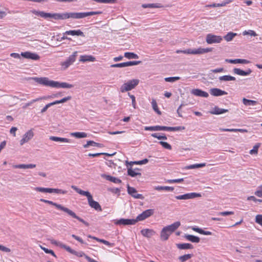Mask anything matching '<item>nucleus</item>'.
Listing matches in <instances>:
<instances>
[{
	"mask_svg": "<svg viewBox=\"0 0 262 262\" xmlns=\"http://www.w3.org/2000/svg\"><path fill=\"white\" fill-rule=\"evenodd\" d=\"M32 79H33L36 82L40 84L52 88L71 89L74 86L73 84H69L67 82H60L58 81L50 80L47 77H35L33 78Z\"/></svg>",
	"mask_w": 262,
	"mask_h": 262,
	"instance_id": "1",
	"label": "nucleus"
},
{
	"mask_svg": "<svg viewBox=\"0 0 262 262\" xmlns=\"http://www.w3.org/2000/svg\"><path fill=\"white\" fill-rule=\"evenodd\" d=\"M40 202H44V203H48L49 204H50V205H53L55 207H56V208H57L58 209H59L60 210H62L63 211V212L67 213L68 215H69L70 216H71V217L74 218V219H76L77 220H78L79 221H80V222L83 223L84 225H85L86 226H89V223H87L86 222H85L84 220H83L82 219L79 217V216H78L75 212H74L72 210L69 209V208H67V207H65L63 206H62L60 204H57L56 203H54L52 201H49V200H45L43 199H41L40 200Z\"/></svg>",
	"mask_w": 262,
	"mask_h": 262,
	"instance_id": "2",
	"label": "nucleus"
},
{
	"mask_svg": "<svg viewBox=\"0 0 262 262\" xmlns=\"http://www.w3.org/2000/svg\"><path fill=\"white\" fill-rule=\"evenodd\" d=\"M181 225L179 221L164 227L160 233V238L162 241H165L168 239L170 235L176 231Z\"/></svg>",
	"mask_w": 262,
	"mask_h": 262,
	"instance_id": "3",
	"label": "nucleus"
},
{
	"mask_svg": "<svg viewBox=\"0 0 262 262\" xmlns=\"http://www.w3.org/2000/svg\"><path fill=\"white\" fill-rule=\"evenodd\" d=\"M101 11H91L84 12H66V19L71 18L73 19H79L84 17L97 14H102Z\"/></svg>",
	"mask_w": 262,
	"mask_h": 262,
	"instance_id": "4",
	"label": "nucleus"
},
{
	"mask_svg": "<svg viewBox=\"0 0 262 262\" xmlns=\"http://www.w3.org/2000/svg\"><path fill=\"white\" fill-rule=\"evenodd\" d=\"M184 126H175V127H168L165 126H146L145 127V130L151 131H158V130H167V131H180L185 129Z\"/></svg>",
	"mask_w": 262,
	"mask_h": 262,
	"instance_id": "5",
	"label": "nucleus"
},
{
	"mask_svg": "<svg viewBox=\"0 0 262 262\" xmlns=\"http://www.w3.org/2000/svg\"><path fill=\"white\" fill-rule=\"evenodd\" d=\"M139 80L137 79L130 80L121 85L120 91L122 93H124L130 91L134 89L139 84Z\"/></svg>",
	"mask_w": 262,
	"mask_h": 262,
	"instance_id": "6",
	"label": "nucleus"
},
{
	"mask_svg": "<svg viewBox=\"0 0 262 262\" xmlns=\"http://www.w3.org/2000/svg\"><path fill=\"white\" fill-rule=\"evenodd\" d=\"M77 51H75L65 61L61 63L60 65L62 66L63 70L67 69L70 65L75 62L77 56Z\"/></svg>",
	"mask_w": 262,
	"mask_h": 262,
	"instance_id": "7",
	"label": "nucleus"
},
{
	"mask_svg": "<svg viewBox=\"0 0 262 262\" xmlns=\"http://www.w3.org/2000/svg\"><path fill=\"white\" fill-rule=\"evenodd\" d=\"M223 38L221 36L213 34H208L206 37V41L208 44L218 43L221 42Z\"/></svg>",
	"mask_w": 262,
	"mask_h": 262,
	"instance_id": "8",
	"label": "nucleus"
},
{
	"mask_svg": "<svg viewBox=\"0 0 262 262\" xmlns=\"http://www.w3.org/2000/svg\"><path fill=\"white\" fill-rule=\"evenodd\" d=\"M154 213V210L151 209L146 210L143 211L142 213L140 214L136 219V223L138 221H143L145 219L152 215Z\"/></svg>",
	"mask_w": 262,
	"mask_h": 262,
	"instance_id": "9",
	"label": "nucleus"
},
{
	"mask_svg": "<svg viewBox=\"0 0 262 262\" xmlns=\"http://www.w3.org/2000/svg\"><path fill=\"white\" fill-rule=\"evenodd\" d=\"M201 196V194L199 193L191 192L176 196V198L177 200H188Z\"/></svg>",
	"mask_w": 262,
	"mask_h": 262,
	"instance_id": "10",
	"label": "nucleus"
},
{
	"mask_svg": "<svg viewBox=\"0 0 262 262\" xmlns=\"http://www.w3.org/2000/svg\"><path fill=\"white\" fill-rule=\"evenodd\" d=\"M34 136V133L32 129L27 132L23 136V138L20 141V144L23 145L25 143L29 142Z\"/></svg>",
	"mask_w": 262,
	"mask_h": 262,
	"instance_id": "11",
	"label": "nucleus"
},
{
	"mask_svg": "<svg viewBox=\"0 0 262 262\" xmlns=\"http://www.w3.org/2000/svg\"><path fill=\"white\" fill-rule=\"evenodd\" d=\"M20 55L24 58L26 59H32L34 60H37L40 59V56L37 54L28 51L21 52Z\"/></svg>",
	"mask_w": 262,
	"mask_h": 262,
	"instance_id": "12",
	"label": "nucleus"
},
{
	"mask_svg": "<svg viewBox=\"0 0 262 262\" xmlns=\"http://www.w3.org/2000/svg\"><path fill=\"white\" fill-rule=\"evenodd\" d=\"M129 164H126V166L127 167V173L128 174L132 177H134L138 175H141V173L140 172V169L138 168L133 167V165H130L129 167Z\"/></svg>",
	"mask_w": 262,
	"mask_h": 262,
	"instance_id": "13",
	"label": "nucleus"
},
{
	"mask_svg": "<svg viewBox=\"0 0 262 262\" xmlns=\"http://www.w3.org/2000/svg\"><path fill=\"white\" fill-rule=\"evenodd\" d=\"M127 192L129 194L136 199H143L144 197L141 194H138L136 189L132 187L129 186L128 184L127 185Z\"/></svg>",
	"mask_w": 262,
	"mask_h": 262,
	"instance_id": "14",
	"label": "nucleus"
},
{
	"mask_svg": "<svg viewBox=\"0 0 262 262\" xmlns=\"http://www.w3.org/2000/svg\"><path fill=\"white\" fill-rule=\"evenodd\" d=\"M116 225H135L136 224V221L135 219H120L116 221L115 223Z\"/></svg>",
	"mask_w": 262,
	"mask_h": 262,
	"instance_id": "15",
	"label": "nucleus"
},
{
	"mask_svg": "<svg viewBox=\"0 0 262 262\" xmlns=\"http://www.w3.org/2000/svg\"><path fill=\"white\" fill-rule=\"evenodd\" d=\"M47 18H53L55 19H66V12L62 13H47Z\"/></svg>",
	"mask_w": 262,
	"mask_h": 262,
	"instance_id": "16",
	"label": "nucleus"
},
{
	"mask_svg": "<svg viewBox=\"0 0 262 262\" xmlns=\"http://www.w3.org/2000/svg\"><path fill=\"white\" fill-rule=\"evenodd\" d=\"M191 93L195 96L207 98L209 96L208 93L202 90L195 89L191 91Z\"/></svg>",
	"mask_w": 262,
	"mask_h": 262,
	"instance_id": "17",
	"label": "nucleus"
},
{
	"mask_svg": "<svg viewBox=\"0 0 262 262\" xmlns=\"http://www.w3.org/2000/svg\"><path fill=\"white\" fill-rule=\"evenodd\" d=\"M89 205L93 208L100 211H102V208L98 202L94 201L93 196H92L88 200Z\"/></svg>",
	"mask_w": 262,
	"mask_h": 262,
	"instance_id": "18",
	"label": "nucleus"
},
{
	"mask_svg": "<svg viewBox=\"0 0 262 262\" xmlns=\"http://www.w3.org/2000/svg\"><path fill=\"white\" fill-rule=\"evenodd\" d=\"M210 93L211 95L216 97L227 94L226 92L217 88H212L210 89Z\"/></svg>",
	"mask_w": 262,
	"mask_h": 262,
	"instance_id": "19",
	"label": "nucleus"
},
{
	"mask_svg": "<svg viewBox=\"0 0 262 262\" xmlns=\"http://www.w3.org/2000/svg\"><path fill=\"white\" fill-rule=\"evenodd\" d=\"M234 74L241 75V76H248L252 73V70L250 69H248L246 71H244L238 68H234L233 70Z\"/></svg>",
	"mask_w": 262,
	"mask_h": 262,
	"instance_id": "20",
	"label": "nucleus"
},
{
	"mask_svg": "<svg viewBox=\"0 0 262 262\" xmlns=\"http://www.w3.org/2000/svg\"><path fill=\"white\" fill-rule=\"evenodd\" d=\"M49 139L53 141L59 142L60 143H69L71 141V140L68 138H61L55 136H50L49 137Z\"/></svg>",
	"mask_w": 262,
	"mask_h": 262,
	"instance_id": "21",
	"label": "nucleus"
},
{
	"mask_svg": "<svg viewBox=\"0 0 262 262\" xmlns=\"http://www.w3.org/2000/svg\"><path fill=\"white\" fill-rule=\"evenodd\" d=\"M225 61L230 63L236 64V63H242V64H247L250 62V61L246 59H226Z\"/></svg>",
	"mask_w": 262,
	"mask_h": 262,
	"instance_id": "22",
	"label": "nucleus"
},
{
	"mask_svg": "<svg viewBox=\"0 0 262 262\" xmlns=\"http://www.w3.org/2000/svg\"><path fill=\"white\" fill-rule=\"evenodd\" d=\"M193 52H192V54H201L208 52H211L212 51V48H198L197 49H193Z\"/></svg>",
	"mask_w": 262,
	"mask_h": 262,
	"instance_id": "23",
	"label": "nucleus"
},
{
	"mask_svg": "<svg viewBox=\"0 0 262 262\" xmlns=\"http://www.w3.org/2000/svg\"><path fill=\"white\" fill-rule=\"evenodd\" d=\"M72 188L79 194L86 196L88 200L92 196L89 191L82 190L75 186L72 185Z\"/></svg>",
	"mask_w": 262,
	"mask_h": 262,
	"instance_id": "24",
	"label": "nucleus"
},
{
	"mask_svg": "<svg viewBox=\"0 0 262 262\" xmlns=\"http://www.w3.org/2000/svg\"><path fill=\"white\" fill-rule=\"evenodd\" d=\"M141 233L143 236L150 238L155 233V232L152 229H144L141 231Z\"/></svg>",
	"mask_w": 262,
	"mask_h": 262,
	"instance_id": "25",
	"label": "nucleus"
},
{
	"mask_svg": "<svg viewBox=\"0 0 262 262\" xmlns=\"http://www.w3.org/2000/svg\"><path fill=\"white\" fill-rule=\"evenodd\" d=\"M228 112V110L219 108L217 106H215L213 110L210 112L212 114L220 115Z\"/></svg>",
	"mask_w": 262,
	"mask_h": 262,
	"instance_id": "26",
	"label": "nucleus"
},
{
	"mask_svg": "<svg viewBox=\"0 0 262 262\" xmlns=\"http://www.w3.org/2000/svg\"><path fill=\"white\" fill-rule=\"evenodd\" d=\"M184 237L188 241H189L192 243H198L200 241V238L199 237L193 235L185 234Z\"/></svg>",
	"mask_w": 262,
	"mask_h": 262,
	"instance_id": "27",
	"label": "nucleus"
},
{
	"mask_svg": "<svg viewBox=\"0 0 262 262\" xmlns=\"http://www.w3.org/2000/svg\"><path fill=\"white\" fill-rule=\"evenodd\" d=\"M95 58L92 55H81L80 57L79 61L86 62V61H94Z\"/></svg>",
	"mask_w": 262,
	"mask_h": 262,
	"instance_id": "28",
	"label": "nucleus"
},
{
	"mask_svg": "<svg viewBox=\"0 0 262 262\" xmlns=\"http://www.w3.org/2000/svg\"><path fill=\"white\" fill-rule=\"evenodd\" d=\"M13 167L15 168L28 169V168H35L36 167V165L33 164H19V165H14L13 166Z\"/></svg>",
	"mask_w": 262,
	"mask_h": 262,
	"instance_id": "29",
	"label": "nucleus"
},
{
	"mask_svg": "<svg viewBox=\"0 0 262 262\" xmlns=\"http://www.w3.org/2000/svg\"><path fill=\"white\" fill-rule=\"evenodd\" d=\"M177 247L179 249H192L193 246L189 243L177 244Z\"/></svg>",
	"mask_w": 262,
	"mask_h": 262,
	"instance_id": "30",
	"label": "nucleus"
},
{
	"mask_svg": "<svg viewBox=\"0 0 262 262\" xmlns=\"http://www.w3.org/2000/svg\"><path fill=\"white\" fill-rule=\"evenodd\" d=\"M220 130L222 132H239L241 133H247L248 132V130L246 129H235V128H220Z\"/></svg>",
	"mask_w": 262,
	"mask_h": 262,
	"instance_id": "31",
	"label": "nucleus"
},
{
	"mask_svg": "<svg viewBox=\"0 0 262 262\" xmlns=\"http://www.w3.org/2000/svg\"><path fill=\"white\" fill-rule=\"evenodd\" d=\"M71 135L77 138H84L87 137V134L84 132L72 133Z\"/></svg>",
	"mask_w": 262,
	"mask_h": 262,
	"instance_id": "32",
	"label": "nucleus"
},
{
	"mask_svg": "<svg viewBox=\"0 0 262 262\" xmlns=\"http://www.w3.org/2000/svg\"><path fill=\"white\" fill-rule=\"evenodd\" d=\"M155 189L158 191H172L174 190L173 187L170 186H157L155 187Z\"/></svg>",
	"mask_w": 262,
	"mask_h": 262,
	"instance_id": "33",
	"label": "nucleus"
},
{
	"mask_svg": "<svg viewBox=\"0 0 262 262\" xmlns=\"http://www.w3.org/2000/svg\"><path fill=\"white\" fill-rule=\"evenodd\" d=\"M206 166V163L195 164L187 166L185 167L186 169L199 168Z\"/></svg>",
	"mask_w": 262,
	"mask_h": 262,
	"instance_id": "34",
	"label": "nucleus"
},
{
	"mask_svg": "<svg viewBox=\"0 0 262 262\" xmlns=\"http://www.w3.org/2000/svg\"><path fill=\"white\" fill-rule=\"evenodd\" d=\"M237 35V34L233 32H228L225 36H224V38L227 41H231L233 38Z\"/></svg>",
	"mask_w": 262,
	"mask_h": 262,
	"instance_id": "35",
	"label": "nucleus"
},
{
	"mask_svg": "<svg viewBox=\"0 0 262 262\" xmlns=\"http://www.w3.org/2000/svg\"><path fill=\"white\" fill-rule=\"evenodd\" d=\"M219 80L220 81H235L236 80L235 78L233 76L230 75H224L222 76H220L219 77Z\"/></svg>",
	"mask_w": 262,
	"mask_h": 262,
	"instance_id": "36",
	"label": "nucleus"
},
{
	"mask_svg": "<svg viewBox=\"0 0 262 262\" xmlns=\"http://www.w3.org/2000/svg\"><path fill=\"white\" fill-rule=\"evenodd\" d=\"M89 146H97L99 147H102V144L96 143L93 141H88L86 144L83 145L84 148H88Z\"/></svg>",
	"mask_w": 262,
	"mask_h": 262,
	"instance_id": "37",
	"label": "nucleus"
},
{
	"mask_svg": "<svg viewBox=\"0 0 262 262\" xmlns=\"http://www.w3.org/2000/svg\"><path fill=\"white\" fill-rule=\"evenodd\" d=\"M124 57L127 59H138L139 56L137 54L132 52H125Z\"/></svg>",
	"mask_w": 262,
	"mask_h": 262,
	"instance_id": "38",
	"label": "nucleus"
},
{
	"mask_svg": "<svg viewBox=\"0 0 262 262\" xmlns=\"http://www.w3.org/2000/svg\"><path fill=\"white\" fill-rule=\"evenodd\" d=\"M148 162V159H143L142 160H141V161H134V162H129L128 161H126V164H129V165H133V164L141 165V164H146Z\"/></svg>",
	"mask_w": 262,
	"mask_h": 262,
	"instance_id": "39",
	"label": "nucleus"
},
{
	"mask_svg": "<svg viewBox=\"0 0 262 262\" xmlns=\"http://www.w3.org/2000/svg\"><path fill=\"white\" fill-rule=\"evenodd\" d=\"M243 102L245 105H254L257 104V102L255 100H249L245 98L243 99Z\"/></svg>",
	"mask_w": 262,
	"mask_h": 262,
	"instance_id": "40",
	"label": "nucleus"
},
{
	"mask_svg": "<svg viewBox=\"0 0 262 262\" xmlns=\"http://www.w3.org/2000/svg\"><path fill=\"white\" fill-rule=\"evenodd\" d=\"M192 257V254H187L179 257L178 259L181 262H185L190 259Z\"/></svg>",
	"mask_w": 262,
	"mask_h": 262,
	"instance_id": "41",
	"label": "nucleus"
},
{
	"mask_svg": "<svg viewBox=\"0 0 262 262\" xmlns=\"http://www.w3.org/2000/svg\"><path fill=\"white\" fill-rule=\"evenodd\" d=\"M151 105L153 110L159 115L161 114V111L159 110L156 100L154 99H152Z\"/></svg>",
	"mask_w": 262,
	"mask_h": 262,
	"instance_id": "42",
	"label": "nucleus"
},
{
	"mask_svg": "<svg viewBox=\"0 0 262 262\" xmlns=\"http://www.w3.org/2000/svg\"><path fill=\"white\" fill-rule=\"evenodd\" d=\"M31 12L36 15H38L45 18H47V13L46 12H45L43 11H36L35 10H32Z\"/></svg>",
	"mask_w": 262,
	"mask_h": 262,
	"instance_id": "43",
	"label": "nucleus"
},
{
	"mask_svg": "<svg viewBox=\"0 0 262 262\" xmlns=\"http://www.w3.org/2000/svg\"><path fill=\"white\" fill-rule=\"evenodd\" d=\"M67 192L66 190H63L59 189L50 188V193H55L57 194H66Z\"/></svg>",
	"mask_w": 262,
	"mask_h": 262,
	"instance_id": "44",
	"label": "nucleus"
},
{
	"mask_svg": "<svg viewBox=\"0 0 262 262\" xmlns=\"http://www.w3.org/2000/svg\"><path fill=\"white\" fill-rule=\"evenodd\" d=\"M34 189L37 191L43 193H50V188L43 187H35Z\"/></svg>",
	"mask_w": 262,
	"mask_h": 262,
	"instance_id": "45",
	"label": "nucleus"
},
{
	"mask_svg": "<svg viewBox=\"0 0 262 262\" xmlns=\"http://www.w3.org/2000/svg\"><path fill=\"white\" fill-rule=\"evenodd\" d=\"M44 98H41V97H40V98H36L35 99H33L32 100V101H31L30 102H28V103H26L23 106V108L24 109H26L27 107H28L29 106L31 105L32 103H33L34 102H35L36 101H38L40 100H41L42 99H43Z\"/></svg>",
	"mask_w": 262,
	"mask_h": 262,
	"instance_id": "46",
	"label": "nucleus"
},
{
	"mask_svg": "<svg viewBox=\"0 0 262 262\" xmlns=\"http://www.w3.org/2000/svg\"><path fill=\"white\" fill-rule=\"evenodd\" d=\"M260 146V143H257L256 144H255L253 149L250 150V154L251 155H255V154H257V152H258V148H259V147Z\"/></svg>",
	"mask_w": 262,
	"mask_h": 262,
	"instance_id": "47",
	"label": "nucleus"
},
{
	"mask_svg": "<svg viewBox=\"0 0 262 262\" xmlns=\"http://www.w3.org/2000/svg\"><path fill=\"white\" fill-rule=\"evenodd\" d=\"M101 178L103 179H105L106 180H119L117 178L115 177H113L108 175H106L105 174H103L101 175Z\"/></svg>",
	"mask_w": 262,
	"mask_h": 262,
	"instance_id": "48",
	"label": "nucleus"
},
{
	"mask_svg": "<svg viewBox=\"0 0 262 262\" xmlns=\"http://www.w3.org/2000/svg\"><path fill=\"white\" fill-rule=\"evenodd\" d=\"M180 79V77H166L165 78V80L166 82H173L179 80Z\"/></svg>",
	"mask_w": 262,
	"mask_h": 262,
	"instance_id": "49",
	"label": "nucleus"
},
{
	"mask_svg": "<svg viewBox=\"0 0 262 262\" xmlns=\"http://www.w3.org/2000/svg\"><path fill=\"white\" fill-rule=\"evenodd\" d=\"M141 63V61H130L125 62L126 67L138 65Z\"/></svg>",
	"mask_w": 262,
	"mask_h": 262,
	"instance_id": "50",
	"label": "nucleus"
},
{
	"mask_svg": "<svg viewBox=\"0 0 262 262\" xmlns=\"http://www.w3.org/2000/svg\"><path fill=\"white\" fill-rule=\"evenodd\" d=\"M243 34L244 35H250L251 36H256L257 35V34L256 33V32L254 31L251 30L244 31L243 33Z\"/></svg>",
	"mask_w": 262,
	"mask_h": 262,
	"instance_id": "51",
	"label": "nucleus"
},
{
	"mask_svg": "<svg viewBox=\"0 0 262 262\" xmlns=\"http://www.w3.org/2000/svg\"><path fill=\"white\" fill-rule=\"evenodd\" d=\"M159 143L164 148L167 149H169V150L171 149V146L167 142H163V141H160Z\"/></svg>",
	"mask_w": 262,
	"mask_h": 262,
	"instance_id": "52",
	"label": "nucleus"
},
{
	"mask_svg": "<svg viewBox=\"0 0 262 262\" xmlns=\"http://www.w3.org/2000/svg\"><path fill=\"white\" fill-rule=\"evenodd\" d=\"M192 52H193V50L190 49H187V50H178L176 51V53H184V54H192Z\"/></svg>",
	"mask_w": 262,
	"mask_h": 262,
	"instance_id": "53",
	"label": "nucleus"
},
{
	"mask_svg": "<svg viewBox=\"0 0 262 262\" xmlns=\"http://www.w3.org/2000/svg\"><path fill=\"white\" fill-rule=\"evenodd\" d=\"M73 36H80L82 37H84L85 35L83 32H82L80 30H73Z\"/></svg>",
	"mask_w": 262,
	"mask_h": 262,
	"instance_id": "54",
	"label": "nucleus"
},
{
	"mask_svg": "<svg viewBox=\"0 0 262 262\" xmlns=\"http://www.w3.org/2000/svg\"><path fill=\"white\" fill-rule=\"evenodd\" d=\"M255 222L262 226V215L258 214L255 217Z\"/></svg>",
	"mask_w": 262,
	"mask_h": 262,
	"instance_id": "55",
	"label": "nucleus"
},
{
	"mask_svg": "<svg viewBox=\"0 0 262 262\" xmlns=\"http://www.w3.org/2000/svg\"><path fill=\"white\" fill-rule=\"evenodd\" d=\"M61 248L64 249L65 250H66L67 251H68L69 252H70L71 254H73V253H74V250L72 249L69 246H67L66 245H64L63 244H62V245H61Z\"/></svg>",
	"mask_w": 262,
	"mask_h": 262,
	"instance_id": "56",
	"label": "nucleus"
},
{
	"mask_svg": "<svg viewBox=\"0 0 262 262\" xmlns=\"http://www.w3.org/2000/svg\"><path fill=\"white\" fill-rule=\"evenodd\" d=\"M111 68H123L126 67L125 62H122L120 63H116L114 64H112L111 66Z\"/></svg>",
	"mask_w": 262,
	"mask_h": 262,
	"instance_id": "57",
	"label": "nucleus"
},
{
	"mask_svg": "<svg viewBox=\"0 0 262 262\" xmlns=\"http://www.w3.org/2000/svg\"><path fill=\"white\" fill-rule=\"evenodd\" d=\"M74 253H73V254L77 256L78 257L84 256L85 258H86V256L87 255H85L84 252H83L82 251L77 252V251H76L75 250H74Z\"/></svg>",
	"mask_w": 262,
	"mask_h": 262,
	"instance_id": "58",
	"label": "nucleus"
},
{
	"mask_svg": "<svg viewBox=\"0 0 262 262\" xmlns=\"http://www.w3.org/2000/svg\"><path fill=\"white\" fill-rule=\"evenodd\" d=\"M142 7L144 8H158L156 4H143Z\"/></svg>",
	"mask_w": 262,
	"mask_h": 262,
	"instance_id": "59",
	"label": "nucleus"
},
{
	"mask_svg": "<svg viewBox=\"0 0 262 262\" xmlns=\"http://www.w3.org/2000/svg\"><path fill=\"white\" fill-rule=\"evenodd\" d=\"M255 194L258 197H262V185L255 192Z\"/></svg>",
	"mask_w": 262,
	"mask_h": 262,
	"instance_id": "60",
	"label": "nucleus"
},
{
	"mask_svg": "<svg viewBox=\"0 0 262 262\" xmlns=\"http://www.w3.org/2000/svg\"><path fill=\"white\" fill-rule=\"evenodd\" d=\"M234 212L233 211H223L220 212L219 213V215H221L222 216H227L229 215L233 214Z\"/></svg>",
	"mask_w": 262,
	"mask_h": 262,
	"instance_id": "61",
	"label": "nucleus"
},
{
	"mask_svg": "<svg viewBox=\"0 0 262 262\" xmlns=\"http://www.w3.org/2000/svg\"><path fill=\"white\" fill-rule=\"evenodd\" d=\"M128 95H129V96L130 97V98L132 99V105L134 107V108H136V99H135V97L133 95H130L129 93H128Z\"/></svg>",
	"mask_w": 262,
	"mask_h": 262,
	"instance_id": "62",
	"label": "nucleus"
},
{
	"mask_svg": "<svg viewBox=\"0 0 262 262\" xmlns=\"http://www.w3.org/2000/svg\"><path fill=\"white\" fill-rule=\"evenodd\" d=\"M0 250L5 252H10L11 251L10 249L2 245H0Z\"/></svg>",
	"mask_w": 262,
	"mask_h": 262,
	"instance_id": "63",
	"label": "nucleus"
},
{
	"mask_svg": "<svg viewBox=\"0 0 262 262\" xmlns=\"http://www.w3.org/2000/svg\"><path fill=\"white\" fill-rule=\"evenodd\" d=\"M50 241H51V244L55 245L56 246H59L60 247H61V245H62V243H61L59 242H58L56 240H54V239H51Z\"/></svg>",
	"mask_w": 262,
	"mask_h": 262,
	"instance_id": "64",
	"label": "nucleus"
}]
</instances>
